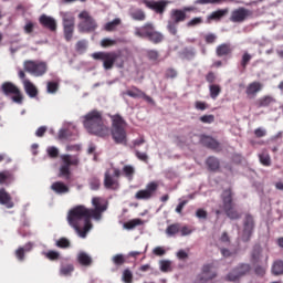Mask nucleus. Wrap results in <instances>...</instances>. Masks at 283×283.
Segmentation results:
<instances>
[{
    "label": "nucleus",
    "instance_id": "obj_1",
    "mask_svg": "<svg viewBox=\"0 0 283 283\" xmlns=\"http://www.w3.org/2000/svg\"><path fill=\"white\" fill-rule=\"evenodd\" d=\"M94 209H88L85 206H76L69 210L66 221L69 227L74 229L80 238H87V233L92 229V219L101 220L104 211H107V201L101 197L92 199Z\"/></svg>",
    "mask_w": 283,
    "mask_h": 283
},
{
    "label": "nucleus",
    "instance_id": "obj_2",
    "mask_svg": "<svg viewBox=\"0 0 283 283\" xmlns=\"http://www.w3.org/2000/svg\"><path fill=\"white\" fill-rule=\"evenodd\" d=\"M83 118L84 128L86 132H88V134L98 136L99 138H106V136H109L111 130L103 120L102 112L93 109L88 112Z\"/></svg>",
    "mask_w": 283,
    "mask_h": 283
},
{
    "label": "nucleus",
    "instance_id": "obj_3",
    "mask_svg": "<svg viewBox=\"0 0 283 283\" xmlns=\"http://www.w3.org/2000/svg\"><path fill=\"white\" fill-rule=\"evenodd\" d=\"M112 120L111 134L116 145H127V122L119 114L108 115Z\"/></svg>",
    "mask_w": 283,
    "mask_h": 283
},
{
    "label": "nucleus",
    "instance_id": "obj_4",
    "mask_svg": "<svg viewBox=\"0 0 283 283\" xmlns=\"http://www.w3.org/2000/svg\"><path fill=\"white\" fill-rule=\"evenodd\" d=\"M92 59H94L95 61H103L104 70H112L115 63H116V66L119 69L125 67V61L122 59L120 51L95 52L92 54Z\"/></svg>",
    "mask_w": 283,
    "mask_h": 283
},
{
    "label": "nucleus",
    "instance_id": "obj_5",
    "mask_svg": "<svg viewBox=\"0 0 283 283\" xmlns=\"http://www.w3.org/2000/svg\"><path fill=\"white\" fill-rule=\"evenodd\" d=\"M221 200L223 205V211L230 220H240L241 216L238 210H235V203H233V191L231 188L223 190L221 195Z\"/></svg>",
    "mask_w": 283,
    "mask_h": 283
},
{
    "label": "nucleus",
    "instance_id": "obj_6",
    "mask_svg": "<svg viewBox=\"0 0 283 283\" xmlns=\"http://www.w3.org/2000/svg\"><path fill=\"white\" fill-rule=\"evenodd\" d=\"M123 176V172L119 168L112 166L109 169H106L104 172V187L111 191H118L120 189L119 178Z\"/></svg>",
    "mask_w": 283,
    "mask_h": 283
},
{
    "label": "nucleus",
    "instance_id": "obj_7",
    "mask_svg": "<svg viewBox=\"0 0 283 283\" xmlns=\"http://www.w3.org/2000/svg\"><path fill=\"white\" fill-rule=\"evenodd\" d=\"M23 70L24 72H28V74H31V76L39 78L48 74V62L40 60H25L23 62Z\"/></svg>",
    "mask_w": 283,
    "mask_h": 283
},
{
    "label": "nucleus",
    "instance_id": "obj_8",
    "mask_svg": "<svg viewBox=\"0 0 283 283\" xmlns=\"http://www.w3.org/2000/svg\"><path fill=\"white\" fill-rule=\"evenodd\" d=\"M78 19L81 20L77 24L78 32L90 34L98 30V22H96V19H94V17L90 14V12L82 11L78 14Z\"/></svg>",
    "mask_w": 283,
    "mask_h": 283
},
{
    "label": "nucleus",
    "instance_id": "obj_9",
    "mask_svg": "<svg viewBox=\"0 0 283 283\" xmlns=\"http://www.w3.org/2000/svg\"><path fill=\"white\" fill-rule=\"evenodd\" d=\"M1 92L4 96H12L11 101L18 105L23 104V93L21 90L12 82H4L1 85Z\"/></svg>",
    "mask_w": 283,
    "mask_h": 283
},
{
    "label": "nucleus",
    "instance_id": "obj_10",
    "mask_svg": "<svg viewBox=\"0 0 283 283\" xmlns=\"http://www.w3.org/2000/svg\"><path fill=\"white\" fill-rule=\"evenodd\" d=\"M251 273V264L249 263H240L231 272H229L224 277V282H238L240 277H244V275H249Z\"/></svg>",
    "mask_w": 283,
    "mask_h": 283
},
{
    "label": "nucleus",
    "instance_id": "obj_11",
    "mask_svg": "<svg viewBox=\"0 0 283 283\" xmlns=\"http://www.w3.org/2000/svg\"><path fill=\"white\" fill-rule=\"evenodd\" d=\"M61 160L62 166L60 167L59 177L70 180V167H76L78 165V157L72 155H62Z\"/></svg>",
    "mask_w": 283,
    "mask_h": 283
},
{
    "label": "nucleus",
    "instance_id": "obj_12",
    "mask_svg": "<svg viewBox=\"0 0 283 283\" xmlns=\"http://www.w3.org/2000/svg\"><path fill=\"white\" fill-rule=\"evenodd\" d=\"M18 76L21 80L25 94H28L30 98H36L39 96V88H36V85H34L30 78L25 77V71L20 70Z\"/></svg>",
    "mask_w": 283,
    "mask_h": 283
},
{
    "label": "nucleus",
    "instance_id": "obj_13",
    "mask_svg": "<svg viewBox=\"0 0 283 283\" xmlns=\"http://www.w3.org/2000/svg\"><path fill=\"white\" fill-rule=\"evenodd\" d=\"M156 191H158V182L151 181L146 185L145 189L138 190L135 198L136 200H151L156 196Z\"/></svg>",
    "mask_w": 283,
    "mask_h": 283
},
{
    "label": "nucleus",
    "instance_id": "obj_14",
    "mask_svg": "<svg viewBox=\"0 0 283 283\" xmlns=\"http://www.w3.org/2000/svg\"><path fill=\"white\" fill-rule=\"evenodd\" d=\"M247 19H253V11L244 7H240L231 12L230 21L232 23H244Z\"/></svg>",
    "mask_w": 283,
    "mask_h": 283
},
{
    "label": "nucleus",
    "instance_id": "obj_15",
    "mask_svg": "<svg viewBox=\"0 0 283 283\" xmlns=\"http://www.w3.org/2000/svg\"><path fill=\"white\" fill-rule=\"evenodd\" d=\"M255 229V219L252 214H245L243 221V234L242 240L243 242H249L251 240V235H253V231Z\"/></svg>",
    "mask_w": 283,
    "mask_h": 283
},
{
    "label": "nucleus",
    "instance_id": "obj_16",
    "mask_svg": "<svg viewBox=\"0 0 283 283\" xmlns=\"http://www.w3.org/2000/svg\"><path fill=\"white\" fill-rule=\"evenodd\" d=\"M144 6H146V8H148V10H153V12H156V14L164 15L167 10V6H169V1H167V0H158V1L144 0Z\"/></svg>",
    "mask_w": 283,
    "mask_h": 283
},
{
    "label": "nucleus",
    "instance_id": "obj_17",
    "mask_svg": "<svg viewBox=\"0 0 283 283\" xmlns=\"http://www.w3.org/2000/svg\"><path fill=\"white\" fill-rule=\"evenodd\" d=\"M218 277V271H216V264L207 263L203 264L201 269V274L199 276L200 282H211Z\"/></svg>",
    "mask_w": 283,
    "mask_h": 283
},
{
    "label": "nucleus",
    "instance_id": "obj_18",
    "mask_svg": "<svg viewBox=\"0 0 283 283\" xmlns=\"http://www.w3.org/2000/svg\"><path fill=\"white\" fill-rule=\"evenodd\" d=\"M74 17L64 15L63 17V31L65 41H72V36H74Z\"/></svg>",
    "mask_w": 283,
    "mask_h": 283
},
{
    "label": "nucleus",
    "instance_id": "obj_19",
    "mask_svg": "<svg viewBox=\"0 0 283 283\" xmlns=\"http://www.w3.org/2000/svg\"><path fill=\"white\" fill-rule=\"evenodd\" d=\"M201 145H203V147H207V149H211L212 151H222V146H220V142L211 136L203 135L201 137Z\"/></svg>",
    "mask_w": 283,
    "mask_h": 283
},
{
    "label": "nucleus",
    "instance_id": "obj_20",
    "mask_svg": "<svg viewBox=\"0 0 283 283\" xmlns=\"http://www.w3.org/2000/svg\"><path fill=\"white\" fill-rule=\"evenodd\" d=\"M262 90H264V84H262L261 82L254 81L248 84V86L245 87V94L248 98H255V96H258V94H260Z\"/></svg>",
    "mask_w": 283,
    "mask_h": 283
},
{
    "label": "nucleus",
    "instance_id": "obj_21",
    "mask_svg": "<svg viewBox=\"0 0 283 283\" xmlns=\"http://www.w3.org/2000/svg\"><path fill=\"white\" fill-rule=\"evenodd\" d=\"M154 31V24L147 22L143 27L135 29V35L139 36L140 39H148Z\"/></svg>",
    "mask_w": 283,
    "mask_h": 283
},
{
    "label": "nucleus",
    "instance_id": "obj_22",
    "mask_svg": "<svg viewBox=\"0 0 283 283\" xmlns=\"http://www.w3.org/2000/svg\"><path fill=\"white\" fill-rule=\"evenodd\" d=\"M216 54L219 59L231 56L233 54V46H231V43L219 44L216 49Z\"/></svg>",
    "mask_w": 283,
    "mask_h": 283
},
{
    "label": "nucleus",
    "instance_id": "obj_23",
    "mask_svg": "<svg viewBox=\"0 0 283 283\" xmlns=\"http://www.w3.org/2000/svg\"><path fill=\"white\" fill-rule=\"evenodd\" d=\"M0 205L7 209H13L14 207L12 196L6 191V188H0Z\"/></svg>",
    "mask_w": 283,
    "mask_h": 283
},
{
    "label": "nucleus",
    "instance_id": "obj_24",
    "mask_svg": "<svg viewBox=\"0 0 283 283\" xmlns=\"http://www.w3.org/2000/svg\"><path fill=\"white\" fill-rule=\"evenodd\" d=\"M39 21L43 25V28H46V30H50L51 32H56V20H54V18L42 14Z\"/></svg>",
    "mask_w": 283,
    "mask_h": 283
},
{
    "label": "nucleus",
    "instance_id": "obj_25",
    "mask_svg": "<svg viewBox=\"0 0 283 283\" xmlns=\"http://www.w3.org/2000/svg\"><path fill=\"white\" fill-rule=\"evenodd\" d=\"M126 96H130V98H145V101H151V97L147 96L145 92L136 86H132V90L124 92Z\"/></svg>",
    "mask_w": 283,
    "mask_h": 283
},
{
    "label": "nucleus",
    "instance_id": "obj_26",
    "mask_svg": "<svg viewBox=\"0 0 283 283\" xmlns=\"http://www.w3.org/2000/svg\"><path fill=\"white\" fill-rule=\"evenodd\" d=\"M14 182V172L11 170H2L0 171V185H4L6 187H10Z\"/></svg>",
    "mask_w": 283,
    "mask_h": 283
},
{
    "label": "nucleus",
    "instance_id": "obj_27",
    "mask_svg": "<svg viewBox=\"0 0 283 283\" xmlns=\"http://www.w3.org/2000/svg\"><path fill=\"white\" fill-rule=\"evenodd\" d=\"M187 20V13L180 9H172L170 11V21L175 23H182V21Z\"/></svg>",
    "mask_w": 283,
    "mask_h": 283
},
{
    "label": "nucleus",
    "instance_id": "obj_28",
    "mask_svg": "<svg viewBox=\"0 0 283 283\" xmlns=\"http://www.w3.org/2000/svg\"><path fill=\"white\" fill-rule=\"evenodd\" d=\"M206 165L209 171H220V159L216 156H210L206 160Z\"/></svg>",
    "mask_w": 283,
    "mask_h": 283
},
{
    "label": "nucleus",
    "instance_id": "obj_29",
    "mask_svg": "<svg viewBox=\"0 0 283 283\" xmlns=\"http://www.w3.org/2000/svg\"><path fill=\"white\" fill-rule=\"evenodd\" d=\"M120 172L124 178H127V180L132 181L134 180V176L136 175V168H134V166L132 165H125L122 168Z\"/></svg>",
    "mask_w": 283,
    "mask_h": 283
},
{
    "label": "nucleus",
    "instance_id": "obj_30",
    "mask_svg": "<svg viewBox=\"0 0 283 283\" xmlns=\"http://www.w3.org/2000/svg\"><path fill=\"white\" fill-rule=\"evenodd\" d=\"M52 191L55 193H67L70 191V188L67 185L63 184V181H55L51 185Z\"/></svg>",
    "mask_w": 283,
    "mask_h": 283
},
{
    "label": "nucleus",
    "instance_id": "obj_31",
    "mask_svg": "<svg viewBox=\"0 0 283 283\" xmlns=\"http://www.w3.org/2000/svg\"><path fill=\"white\" fill-rule=\"evenodd\" d=\"M77 262L82 266H92L93 260L92 256H90V254H87L86 252H80L77 254Z\"/></svg>",
    "mask_w": 283,
    "mask_h": 283
},
{
    "label": "nucleus",
    "instance_id": "obj_32",
    "mask_svg": "<svg viewBox=\"0 0 283 283\" xmlns=\"http://www.w3.org/2000/svg\"><path fill=\"white\" fill-rule=\"evenodd\" d=\"M227 14H229V9H219L208 17V21H220Z\"/></svg>",
    "mask_w": 283,
    "mask_h": 283
},
{
    "label": "nucleus",
    "instance_id": "obj_33",
    "mask_svg": "<svg viewBox=\"0 0 283 283\" xmlns=\"http://www.w3.org/2000/svg\"><path fill=\"white\" fill-rule=\"evenodd\" d=\"M272 103H275V98L271 95H265L261 98H259L255 102L256 107H269V105H272Z\"/></svg>",
    "mask_w": 283,
    "mask_h": 283
},
{
    "label": "nucleus",
    "instance_id": "obj_34",
    "mask_svg": "<svg viewBox=\"0 0 283 283\" xmlns=\"http://www.w3.org/2000/svg\"><path fill=\"white\" fill-rule=\"evenodd\" d=\"M148 41H150L155 45H158V43H163V41H165V35H163V33L155 30L149 34Z\"/></svg>",
    "mask_w": 283,
    "mask_h": 283
},
{
    "label": "nucleus",
    "instance_id": "obj_35",
    "mask_svg": "<svg viewBox=\"0 0 283 283\" xmlns=\"http://www.w3.org/2000/svg\"><path fill=\"white\" fill-rule=\"evenodd\" d=\"M209 92H210V98L216 101V98H218V96H220V94L222 92V87H220V85H218V84H210Z\"/></svg>",
    "mask_w": 283,
    "mask_h": 283
},
{
    "label": "nucleus",
    "instance_id": "obj_36",
    "mask_svg": "<svg viewBox=\"0 0 283 283\" xmlns=\"http://www.w3.org/2000/svg\"><path fill=\"white\" fill-rule=\"evenodd\" d=\"M259 159L263 167H271V155H269L266 150H263L261 154H259Z\"/></svg>",
    "mask_w": 283,
    "mask_h": 283
},
{
    "label": "nucleus",
    "instance_id": "obj_37",
    "mask_svg": "<svg viewBox=\"0 0 283 283\" xmlns=\"http://www.w3.org/2000/svg\"><path fill=\"white\" fill-rule=\"evenodd\" d=\"M130 17L132 19H134V21H145V19H147L145 11H143L142 9H136L132 11Z\"/></svg>",
    "mask_w": 283,
    "mask_h": 283
},
{
    "label": "nucleus",
    "instance_id": "obj_38",
    "mask_svg": "<svg viewBox=\"0 0 283 283\" xmlns=\"http://www.w3.org/2000/svg\"><path fill=\"white\" fill-rule=\"evenodd\" d=\"M166 233L170 238L176 235L177 233H180V223H172V224L168 226L166 229Z\"/></svg>",
    "mask_w": 283,
    "mask_h": 283
},
{
    "label": "nucleus",
    "instance_id": "obj_39",
    "mask_svg": "<svg viewBox=\"0 0 283 283\" xmlns=\"http://www.w3.org/2000/svg\"><path fill=\"white\" fill-rule=\"evenodd\" d=\"M272 273H273V275H283V261L282 260H277L273 263Z\"/></svg>",
    "mask_w": 283,
    "mask_h": 283
},
{
    "label": "nucleus",
    "instance_id": "obj_40",
    "mask_svg": "<svg viewBox=\"0 0 283 283\" xmlns=\"http://www.w3.org/2000/svg\"><path fill=\"white\" fill-rule=\"evenodd\" d=\"M261 256H262V250L260 249V247H255L251 253L252 264H258V262H260Z\"/></svg>",
    "mask_w": 283,
    "mask_h": 283
},
{
    "label": "nucleus",
    "instance_id": "obj_41",
    "mask_svg": "<svg viewBox=\"0 0 283 283\" xmlns=\"http://www.w3.org/2000/svg\"><path fill=\"white\" fill-rule=\"evenodd\" d=\"M251 59H253V56L249 53V52H244L242 57H241V67H242V72H244V70H247V65H249V63H251Z\"/></svg>",
    "mask_w": 283,
    "mask_h": 283
},
{
    "label": "nucleus",
    "instance_id": "obj_42",
    "mask_svg": "<svg viewBox=\"0 0 283 283\" xmlns=\"http://www.w3.org/2000/svg\"><path fill=\"white\" fill-rule=\"evenodd\" d=\"M227 0H196L195 3L197 6H207V4H212V6H220V3H224Z\"/></svg>",
    "mask_w": 283,
    "mask_h": 283
},
{
    "label": "nucleus",
    "instance_id": "obj_43",
    "mask_svg": "<svg viewBox=\"0 0 283 283\" xmlns=\"http://www.w3.org/2000/svg\"><path fill=\"white\" fill-rule=\"evenodd\" d=\"M112 262H113V264H115V266H123V264H125V262H127V259H125V255H123V254H115L112 258Z\"/></svg>",
    "mask_w": 283,
    "mask_h": 283
},
{
    "label": "nucleus",
    "instance_id": "obj_44",
    "mask_svg": "<svg viewBox=\"0 0 283 283\" xmlns=\"http://www.w3.org/2000/svg\"><path fill=\"white\" fill-rule=\"evenodd\" d=\"M140 224H143V221L140 219H133L128 222H125L124 228L132 230V229H136V227H140Z\"/></svg>",
    "mask_w": 283,
    "mask_h": 283
},
{
    "label": "nucleus",
    "instance_id": "obj_45",
    "mask_svg": "<svg viewBox=\"0 0 283 283\" xmlns=\"http://www.w3.org/2000/svg\"><path fill=\"white\" fill-rule=\"evenodd\" d=\"M117 25H120V19H115V20L106 23L104 27V30H106V32H114V30H116Z\"/></svg>",
    "mask_w": 283,
    "mask_h": 283
},
{
    "label": "nucleus",
    "instance_id": "obj_46",
    "mask_svg": "<svg viewBox=\"0 0 283 283\" xmlns=\"http://www.w3.org/2000/svg\"><path fill=\"white\" fill-rule=\"evenodd\" d=\"M167 30L172 34V36H176L178 34V22L169 20L167 23Z\"/></svg>",
    "mask_w": 283,
    "mask_h": 283
},
{
    "label": "nucleus",
    "instance_id": "obj_47",
    "mask_svg": "<svg viewBox=\"0 0 283 283\" xmlns=\"http://www.w3.org/2000/svg\"><path fill=\"white\" fill-rule=\"evenodd\" d=\"M46 92H48V94H56V92H59L57 82H48L46 83Z\"/></svg>",
    "mask_w": 283,
    "mask_h": 283
},
{
    "label": "nucleus",
    "instance_id": "obj_48",
    "mask_svg": "<svg viewBox=\"0 0 283 283\" xmlns=\"http://www.w3.org/2000/svg\"><path fill=\"white\" fill-rule=\"evenodd\" d=\"M122 280H123V282H125V283H132V282H134V274L130 272L129 269L124 270Z\"/></svg>",
    "mask_w": 283,
    "mask_h": 283
},
{
    "label": "nucleus",
    "instance_id": "obj_49",
    "mask_svg": "<svg viewBox=\"0 0 283 283\" xmlns=\"http://www.w3.org/2000/svg\"><path fill=\"white\" fill-rule=\"evenodd\" d=\"M56 247H57L59 249H70L71 243H70V241L67 240V238H60V239L56 241Z\"/></svg>",
    "mask_w": 283,
    "mask_h": 283
},
{
    "label": "nucleus",
    "instance_id": "obj_50",
    "mask_svg": "<svg viewBox=\"0 0 283 283\" xmlns=\"http://www.w3.org/2000/svg\"><path fill=\"white\" fill-rule=\"evenodd\" d=\"M205 42L207 43V45H213V43H216V41H218V35H216L214 33H208L206 35H203Z\"/></svg>",
    "mask_w": 283,
    "mask_h": 283
},
{
    "label": "nucleus",
    "instance_id": "obj_51",
    "mask_svg": "<svg viewBox=\"0 0 283 283\" xmlns=\"http://www.w3.org/2000/svg\"><path fill=\"white\" fill-rule=\"evenodd\" d=\"M90 187L93 191H98V189H101V179L96 177L91 178Z\"/></svg>",
    "mask_w": 283,
    "mask_h": 283
},
{
    "label": "nucleus",
    "instance_id": "obj_52",
    "mask_svg": "<svg viewBox=\"0 0 283 283\" xmlns=\"http://www.w3.org/2000/svg\"><path fill=\"white\" fill-rule=\"evenodd\" d=\"M70 138H72V132H70V129H61L59 132L60 140H70Z\"/></svg>",
    "mask_w": 283,
    "mask_h": 283
},
{
    "label": "nucleus",
    "instance_id": "obj_53",
    "mask_svg": "<svg viewBox=\"0 0 283 283\" xmlns=\"http://www.w3.org/2000/svg\"><path fill=\"white\" fill-rule=\"evenodd\" d=\"M135 156L142 163H146V164L149 163V156L147 155V153H142L140 150L136 149Z\"/></svg>",
    "mask_w": 283,
    "mask_h": 283
},
{
    "label": "nucleus",
    "instance_id": "obj_54",
    "mask_svg": "<svg viewBox=\"0 0 283 283\" xmlns=\"http://www.w3.org/2000/svg\"><path fill=\"white\" fill-rule=\"evenodd\" d=\"M199 120L206 125H211V123H216L214 115H202Z\"/></svg>",
    "mask_w": 283,
    "mask_h": 283
},
{
    "label": "nucleus",
    "instance_id": "obj_55",
    "mask_svg": "<svg viewBox=\"0 0 283 283\" xmlns=\"http://www.w3.org/2000/svg\"><path fill=\"white\" fill-rule=\"evenodd\" d=\"M202 25V18L197 17L187 22V28H196Z\"/></svg>",
    "mask_w": 283,
    "mask_h": 283
},
{
    "label": "nucleus",
    "instance_id": "obj_56",
    "mask_svg": "<svg viewBox=\"0 0 283 283\" xmlns=\"http://www.w3.org/2000/svg\"><path fill=\"white\" fill-rule=\"evenodd\" d=\"M160 271H163V273H169V271H171V261H160Z\"/></svg>",
    "mask_w": 283,
    "mask_h": 283
},
{
    "label": "nucleus",
    "instance_id": "obj_57",
    "mask_svg": "<svg viewBox=\"0 0 283 283\" xmlns=\"http://www.w3.org/2000/svg\"><path fill=\"white\" fill-rule=\"evenodd\" d=\"M114 45H116V40L105 38L101 41V46L102 48H114Z\"/></svg>",
    "mask_w": 283,
    "mask_h": 283
},
{
    "label": "nucleus",
    "instance_id": "obj_58",
    "mask_svg": "<svg viewBox=\"0 0 283 283\" xmlns=\"http://www.w3.org/2000/svg\"><path fill=\"white\" fill-rule=\"evenodd\" d=\"M146 54H147V59H149V61H154V62L158 61V59L160 56V54L156 50H148Z\"/></svg>",
    "mask_w": 283,
    "mask_h": 283
},
{
    "label": "nucleus",
    "instance_id": "obj_59",
    "mask_svg": "<svg viewBox=\"0 0 283 283\" xmlns=\"http://www.w3.org/2000/svg\"><path fill=\"white\" fill-rule=\"evenodd\" d=\"M60 271L62 275H71L72 272L74 271V265L72 264L63 265Z\"/></svg>",
    "mask_w": 283,
    "mask_h": 283
},
{
    "label": "nucleus",
    "instance_id": "obj_60",
    "mask_svg": "<svg viewBox=\"0 0 283 283\" xmlns=\"http://www.w3.org/2000/svg\"><path fill=\"white\" fill-rule=\"evenodd\" d=\"M76 52H85L87 50V41L81 40L75 45Z\"/></svg>",
    "mask_w": 283,
    "mask_h": 283
},
{
    "label": "nucleus",
    "instance_id": "obj_61",
    "mask_svg": "<svg viewBox=\"0 0 283 283\" xmlns=\"http://www.w3.org/2000/svg\"><path fill=\"white\" fill-rule=\"evenodd\" d=\"M15 258L19 260V262H23V260H25V249L20 247L18 250H15Z\"/></svg>",
    "mask_w": 283,
    "mask_h": 283
},
{
    "label": "nucleus",
    "instance_id": "obj_62",
    "mask_svg": "<svg viewBox=\"0 0 283 283\" xmlns=\"http://www.w3.org/2000/svg\"><path fill=\"white\" fill-rule=\"evenodd\" d=\"M50 158H59V148L51 146L46 149Z\"/></svg>",
    "mask_w": 283,
    "mask_h": 283
},
{
    "label": "nucleus",
    "instance_id": "obj_63",
    "mask_svg": "<svg viewBox=\"0 0 283 283\" xmlns=\"http://www.w3.org/2000/svg\"><path fill=\"white\" fill-rule=\"evenodd\" d=\"M45 255H46L48 260H52V261L59 260V258L61 256V254H59V252H56L54 250L46 252Z\"/></svg>",
    "mask_w": 283,
    "mask_h": 283
},
{
    "label": "nucleus",
    "instance_id": "obj_64",
    "mask_svg": "<svg viewBox=\"0 0 283 283\" xmlns=\"http://www.w3.org/2000/svg\"><path fill=\"white\" fill-rule=\"evenodd\" d=\"M216 73H213L212 71H210L207 75H206V81L207 83H210V85H213V83H216Z\"/></svg>",
    "mask_w": 283,
    "mask_h": 283
}]
</instances>
